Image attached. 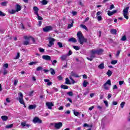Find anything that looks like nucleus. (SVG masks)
<instances>
[{"instance_id": "47", "label": "nucleus", "mask_w": 130, "mask_h": 130, "mask_svg": "<svg viewBox=\"0 0 130 130\" xmlns=\"http://www.w3.org/2000/svg\"><path fill=\"white\" fill-rule=\"evenodd\" d=\"M97 20H98V21H101V20H102V17L101 16H99L97 17Z\"/></svg>"}, {"instance_id": "35", "label": "nucleus", "mask_w": 130, "mask_h": 130, "mask_svg": "<svg viewBox=\"0 0 130 130\" xmlns=\"http://www.w3.org/2000/svg\"><path fill=\"white\" fill-rule=\"evenodd\" d=\"M13 124H11L10 125H7L6 126V128H11L13 127Z\"/></svg>"}, {"instance_id": "7", "label": "nucleus", "mask_w": 130, "mask_h": 130, "mask_svg": "<svg viewBox=\"0 0 130 130\" xmlns=\"http://www.w3.org/2000/svg\"><path fill=\"white\" fill-rule=\"evenodd\" d=\"M53 27L51 26H47L43 28V32H50V31H52Z\"/></svg>"}, {"instance_id": "23", "label": "nucleus", "mask_w": 130, "mask_h": 130, "mask_svg": "<svg viewBox=\"0 0 130 130\" xmlns=\"http://www.w3.org/2000/svg\"><path fill=\"white\" fill-rule=\"evenodd\" d=\"M110 32L111 34L115 35L116 34V32H117V31L115 29H111Z\"/></svg>"}, {"instance_id": "4", "label": "nucleus", "mask_w": 130, "mask_h": 130, "mask_svg": "<svg viewBox=\"0 0 130 130\" xmlns=\"http://www.w3.org/2000/svg\"><path fill=\"white\" fill-rule=\"evenodd\" d=\"M128 10H129V7H127L123 10V16L126 20H128Z\"/></svg>"}, {"instance_id": "2", "label": "nucleus", "mask_w": 130, "mask_h": 130, "mask_svg": "<svg viewBox=\"0 0 130 130\" xmlns=\"http://www.w3.org/2000/svg\"><path fill=\"white\" fill-rule=\"evenodd\" d=\"M77 36L78 42H79V43H80V44H81V45H83V44H84V42H87V39L84 37V36L83 35V34L81 31H79L77 33Z\"/></svg>"}, {"instance_id": "22", "label": "nucleus", "mask_w": 130, "mask_h": 130, "mask_svg": "<svg viewBox=\"0 0 130 130\" xmlns=\"http://www.w3.org/2000/svg\"><path fill=\"white\" fill-rule=\"evenodd\" d=\"M65 84H66V85H71V82L68 78H66Z\"/></svg>"}, {"instance_id": "33", "label": "nucleus", "mask_w": 130, "mask_h": 130, "mask_svg": "<svg viewBox=\"0 0 130 130\" xmlns=\"http://www.w3.org/2000/svg\"><path fill=\"white\" fill-rule=\"evenodd\" d=\"M51 61L52 62V66H55V63H57V61H56V60H54L53 61L51 60Z\"/></svg>"}, {"instance_id": "51", "label": "nucleus", "mask_w": 130, "mask_h": 130, "mask_svg": "<svg viewBox=\"0 0 130 130\" xmlns=\"http://www.w3.org/2000/svg\"><path fill=\"white\" fill-rule=\"evenodd\" d=\"M23 93L22 92H19V99L23 98Z\"/></svg>"}, {"instance_id": "60", "label": "nucleus", "mask_w": 130, "mask_h": 130, "mask_svg": "<svg viewBox=\"0 0 130 130\" xmlns=\"http://www.w3.org/2000/svg\"><path fill=\"white\" fill-rule=\"evenodd\" d=\"M21 26L22 29H23V30H24V29H25V26H24V24H23L22 23H21Z\"/></svg>"}, {"instance_id": "12", "label": "nucleus", "mask_w": 130, "mask_h": 130, "mask_svg": "<svg viewBox=\"0 0 130 130\" xmlns=\"http://www.w3.org/2000/svg\"><path fill=\"white\" fill-rule=\"evenodd\" d=\"M42 58L45 60H51V57L49 55H43Z\"/></svg>"}, {"instance_id": "18", "label": "nucleus", "mask_w": 130, "mask_h": 130, "mask_svg": "<svg viewBox=\"0 0 130 130\" xmlns=\"http://www.w3.org/2000/svg\"><path fill=\"white\" fill-rule=\"evenodd\" d=\"M23 45H29L30 44V40L25 41L22 43Z\"/></svg>"}, {"instance_id": "26", "label": "nucleus", "mask_w": 130, "mask_h": 130, "mask_svg": "<svg viewBox=\"0 0 130 130\" xmlns=\"http://www.w3.org/2000/svg\"><path fill=\"white\" fill-rule=\"evenodd\" d=\"M61 89H69V86L66 85H61Z\"/></svg>"}, {"instance_id": "30", "label": "nucleus", "mask_w": 130, "mask_h": 130, "mask_svg": "<svg viewBox=\"0 0 130 130\" xmlns=\"http://www.w3.org/2000/svg\"><path fill=\"white\" fill-rule=\"evenodd\" d=\"M80 26L81 28H83V29H85V30H88V28H87V26L84 24H81Z\"/></svg>"}, {"instance_id": "20", "label": "nucleus", "mask_w": 130, "mask_h": 130, "mask_svg": "<svg viewBox=\"0 0 130 130\" xmlns=\"http://www.w3.org/2000/svg\"><path fill=\"white\" fill-rule=\"evenodd\" d=\"M89 85V82H88L87 81L85 80L83 83V86L84 88H86L87 87V85Z\"/></svg>"}, {"instance_id": "27", "label": "nucleus", "mask_w": 130, "mask_h": 130, "mask_svg": "<svg viewBox=\"0 0 130 130\" xmlns=\"http://www.w3.org/2000/svg\"><path fill=\"white\" fill-rule=\"evenodd\" d=\"M50 71L51 72V75H54L55 74V71H54V69L50 68Z\"/></svg>"}, {"instance_id": "15", "label": "nucleus", "mask_w": 130, "mask_h": 130, "mask_svg": "<svg viewBox=\"0 0 130 130\" xmlns=\"http://www.w3.org/2000/svg\"><path fill=\"white\" fill-rule=\"evenodd\" d=\"M70 22H71V23L68 24V29H70L72 28V27L74 26V21H73V20H70Z\"/></svg>"}, {"instance_id": "8", "label": "nucleus", "mask_w": 130, "mask_h": 130, "mask_svg": "<svg viewBox=\"0 0 130 130\" xmlns=\"http://www.w3.org/2000/svg\"><path fill=\"white\" fill-rule=\"evenodd\" d=\"M48 40L49 41V44H48V46L49 47H51L52 45H54L55 40L53 38H48Z\"/></svg>"}, {"instance_id": "11", "label": "nucleus", "mask_w": 130, "mask_h": 130, "mask_svg": "<svg viewBox=\"0 0 130 130\" xmlns=\"http://www.w3.org/2000/svg\"><path fill=\"white\" fill-rule=\"evenodd\" d=\"M61 126H62V122H59L58 123H55L54 127L57 129H59V128L61 127Z\"/></svg>"}, {"instance_id": "38", "label": "nucleus", "mask_w": 130, "mask_h": 130, "mask_svg": "<svg viewBox=\"0 0 130 130\" xmlns=\"http://www.w3.org/2000/svg\"><path fill=\"white\" fill-rule=\"evenodd\" d=\"M73 48L75 49V50H79L80 49V47L77 46H73Z\"/></svg>"}, {"instance_id": "56", "label": "nucleus", "mask_w": 130, "mask_h": 130, "mask_svg": "<svg viewBox=\"0 0 130 130\" xmlns=\"http://www.w3.org/2000/svg\"><path fill=\"white\" fill-rule=\"evenodd\" d=\"M19 57H20V53H17V54L16 57V59H18Z\"/></svg>"}, {"instance_id": "3", "label": "nucleus", "mask_w": 130, "mask_h": 130, "mask_svg": "<svg viewBox=\"0 0 130 130\" xmlns=\"http://www.w3.org/2000/svg\"><path fill=\"white\" fill-rule=\"evenodd\" d=\"M110 86H111V80H110V79H109L105 84H104L103 87L104 88V89H105V90L109 91Z\"/></svg>"}, {"instance_id": "9", "label": "nucleus", "mask_w": 130, "mask_h": 130, "mask_svg": "<svg viewBox=\"0 0 130 130\" xmlns=\"http://www.w3.org/2000/svg\"><path fill=\"white\" fill-rule=\"evenodd\" d=\"M34 123H42V120H41L38 117H36L33 119Z\"/></svg>"}, {"instance_id": "61", "label": "nucleus", "mask_w": 130, "mask_h": 130, "mask_svg": "<svg viewBox=\"0 0 130 130\" xmlns=\"http://www.w3.org/2000/svg\"><path fill=\"white\" fill-rule=\"evenodd\" d=\"M120 53V51H117V53L116 54V56H118V55H119V54Z\"/></svg>"}, {"instance_id": "40", "label": "nucleus", "mask_w": 130, "mask_h": 130, "mask_svg": "<svg viewBox=\"0 0 130 130\" xmlns=\"http://www.w3.org/2000/svg\"><path fill=\"white\" fill-rule=\"evenodd\" d=\"M37 62H30L28 63L29 66H33V64H36Z\"/></svg>"}, {"instance_id": "16", "label": "nucleus", "mask_w": 130, "mask_h": 130, "mask_svg": "<svg viewBox=\"0 0 130 130\" xmlns=\"http://www.w3.org/2000/svg\"><path fill=\"white\" fill-rule=\"evenodd\" d=\"M36 105H29L28 107L29 110H32V109H35L36 108Z\"/></svg>"}, {"instance_id": "41", "label": "nucleus", "mask_w": 130, "mask_h": 130, "mask_svg": "<svg viewBox=\"0 0 130 130\" xmlns=\"http://www.w3.org/2000/svg\"><path fill=\"white\" fill-rule=\"evenodd\" d=\"M43 70V68H42V67H38V68H37L36 71H41V70Z\"/></svg>"}, {"instance_id": "46", "label": "nucleus", "mask_w": 130, "mask_h": 130, "mask_svg": "<svg viewBox=\"0 0 130 130\" xmlns=\"http://www.w3.org/2000/svg\"><path fill=\"white\" fill-rule=\"evenodd\" d=\"M57 79H58V80H59V81H61V80H62V76H58V77H57Z\"/></svg>"}, {"instance_id": "6", "label": "nucleus", "mask_w": 130, "mask_h": 130, "mask_svg": "<svg viewBox=\"0 0 130 130\" xmlns=\"http://www.w3.org/2000/svg\"><path fill=\"white\" fill-rule=\"evenodd\" d=\"M33 9L34 11H35V14L37 15L38 17V19L42 21V20H43V18L41 17V16H40L39 14H38V11H39V9H38V7L36 6L34 7Z\"/></svg>"}, {"instance_id": "39", "label": "nucleus", "mask_w": 130, "mask_h": 130, "mask_svg": "<svg viewBox=\"0 0 130 130\" xmlns=\"http://www.w3.org/2000/svg\"><path fill=\"white\" fill-rule=\"evenodd\" d=\"M125 104V103L124 102H122V103L120 104L121 108H123V107H124Z\"/></svg>"}, {"instance_id": "55", "label": "nucleus", "mask_w": 130, "mask_h": 130, "mask_svg": "<svg viewBox=\"0 0 130 130\" xmlns=\"http://www.w3.org/2000/svg\"><path fill=\"white\" fill-rule=\"evenodd\" d=\"M67 100H68V101H69V102H70V103H73V101L72 100V99L68 98H67Z\"/></svg>"}, {"instance_id": "57", "label": "nucleus", "mask_w": 130, "mask_h": 130, "mask_svg": "<svg viewBox=\"0 0 130 130\" xmlns=\"http://www.w3.org/2000/svg\"><path fill=\"white\" fill-rule=\"evenodd\" d=\"M53 90L54 91V92H57L58 91V89L55 87H53Z\"/></svg>"}, {"instance_id": "54", "label": "nucleus", "mask_w": 130, "mask_h": 130, "mask_svg": "<svg viewBox=\"0 0 130 130\" xmlns=\"http://www.w3.org/2000/svg\"><path fill=\"white\" fill-rule=\"evenodd\" d=\"M7 74H8V71H7V70L5 69L4 71L3 72V75H7Z\"/></svg>"}, {"instance_id": "25", "label": "nucleus", "mask_w": 130, "mask_h": 130, "mask_svg": "<svg viewBox=\"0 0 130 130\" xmlns=\"http://www.w3.org/2000/svg\"><path fill=\"white\" fill-rule=\"evenodd\" d=\"M67 95H68V96H74V92H73V91H69L68 92H67Z\"/></svg>"}, {"instance_id": "49", "label": "nucleus", "mask_w": 130, "mask_h": 130, "mask_svg": "<svg viewBox=\"0 0 130 130\" xmlns=\"http://www.w3.org/2000/svg\"><path fill=\"white\" fill-rule=\"evenodd\" d=\"M3 67H4V68H6V69H8V68H9V64L5 63L4 64Z\"/></svg>"}, {"instance_id": "21", "label": "nucleus", "mask_w": 130, "mask_h": 130, "mask_svg": "<svg viewBox=\"0 0 130 130\" xmlns=\"http://www.w3.org/2000/svg\"><path fill=\"white\" fill-rule=\"evenodd\" d=\"M98 68H99V69H100V70H103V69H104V63H101L98 66Z\"/></svg>"}, {"instance_id": "31", "label": "nucleus", "mask_w": 130, "mask_h": 130, "mask_svg": "<svg viewBox=\"0 0 130 130\" xmlns=\"http://www.w3.org/2000/svg\"><path fill=\"white\" fill-rule=\"evenodd\" d=\"M7 4H8L7 2H4L1 3V5L3 6L4 7H6V6H7Z\"/></svg>"}, {"instance_id": "48", "label": "nucleus", "mask_w": 130, "mask_h": 130, "mask_svg": "<svg viewBox=\"0 0 130 130\" xmlns=\"http://www.w3.org/2000/svg\"><path fill=\"white\" fill-rule=\"evenodd\" d=\"M104 103L105 104L106 107H108V102L107 101H104Z\"/></svg>"}, {"instance_id": "59", "label": "nucleus", "mask_w": 130, "mask_h": 130, "mask_svg": "<svg viewBox=\"0 0 130 130\" xmlns=\"http://www.w3.org/2000/svg\"><path fill=\"white\" fill-rule=\"evenodd\" d=\"M123 83H124V82L123 81H120L119 82V84L120 86H121V85H122V84H123Z\"/></svg>"}, {"instance_id": "36", "label": "nucleus", "mask_w": 130, "mask_h": 130, "mask_svg": "<svg viewBox=\"0 0 130 130\" xmlns=\"http://www.w3.org/2000/svg\"><path fill=\"white\" fill-rule=\"evenodd\" d=\"M16 12H17V10H12L9 11V13L10 14H15Z\"/></svg>"}, {"instance_id": "24", "label": "nucleus", "mask_w": 130, "mask_h": 130, "mask_svg": "<svg viewBox=\"0 0 130 130\" xmlns=\"http://www.w3.org/2000/svg\"><path fill=\"white\" fill-rule=\"evenodd\" d=\"M73 113L74 114V115H75V116H78L79 114H80V113H79V112H77L76 111V110H73Z\"/></svg>"}, {"instance_id": "58", "label": "nucleus", "mask_w": 130, "mask_h": 130, "mask_svg": "<svg viewBox=\"0 0 130 130\" xmlns=\"http://www.w3.org/2000/svg\"><path fill=\"white\" fill-rule=\"evenodd\" d=\"M40 52H44V49L43 48H40L39 49Z\"/></svg>"}, {"instance_id": "63", "label": "nucleus", "mask_w": 130, "mask_h": 130, "mask_svg": "<svg viewBox=\"0 0 130 130\" xmlns=\"http://www.w3.org/2000/svg\"><path fill=\"white\" fill-rule=\"evenodd\" d=\"M112 105H117V102H115V101H113L112 102Z\"/></svg>"}, {"instance_id": "14", "label": "nucleus", "mask_w": 130, "mask_h": 130, "mask_svg": "<svg viewBox=\"0 0 130 130\" xmlns=\"http://www.w3.org/2000/svg\"><path fill=\"white\" fill-rule=\"evenodd\" d=\"M1 118L3 121H7V120L9 119V117H8V116L4 115V116H2Z\"/></svg>"}, {"instance_id": "29", "label": "nucleus", "mask_w": 130, "mask_h": 130, "mask_svg": "<svg viewBox=\"0 0 130 130\" xmlns=\"http://www.w3.org/2000/svg\"><path fill=\"white\" fill-rule=\"evenodd\" d=\"M107 75H108V77H110L111 75H112V72H111L110 70H108L107 72Z\"/></svg>"}, {"instance_id": "17", "label": "nucleus", "mask_w": 130, "mask_h": 130, "mask_svg": "<svg viewBox=\"0 0 130 130\" xmlns=\"http://www.w3.org/2000/svg\"><path fill=\"white\" fill-rule=\"evenodd\" d=\"M22 10V7L19 4L16 5V12H20Z\"/></svg>"}, {"instance_id": "52", "label": "nucleus", "mask_w": 130, "mask_h": 130, "mask_svg": "<svg viewBox=\"0 0 130 130\" xmlns=\"http://www.w3.org/2000/svg\"><path fill=\"white\" fill-rule=\"evenodd\" d=\"M114 9V5L113 4H112L111 6H110V7L109 8V10H112Z\"/></svg>"}, {"instance_id": "64", "label": "nucleus", "mask_w": 130, "mask_h": 130, "mask_svg": "<svg viewBox=\"0 0 130 130\" xmlns=\"http://www.w3.org/2000/svg\"><path fill=\"white\" fill-rule=\"evenodd\" d=\"M113 90H116L117 89V86H116V85H114L113 86Z\"/></svg>"}, {"instance_id": "28", "label": "nucleus", "mask_w": 130, "mask_h": 130, "mask_svg": "<svg viewBox=\"0 0 130 130\" xmlns=\"http://www.w3.org/2000/svg\"><path fill=\"white\" fill-rule=\"evenodd\" d=\"M19 103H20V104H25V102H24V99H19Z\"/></svg>"}, {"instance_id": "37", "label": "nucleus", "mask_w": 130, "mask_h": 130, "mask_svg": "<svg viewBox=\"0 0 130 130\" xmlns=\"http://www.w3.org/2000/svg\"><path fill=\"white\" fill-rule=\"evenodd\" d=\"M108 16H112V15H114L113 12L112 11H108Z\"/></svg>"}, {"instance_id": "10", "label": "nucleus", "mask_w": 130, "mask_h": 130, "mask_svg": "<svg viewBox=\"0 0 130 130\" xmlns=\"http://www.w3.org/2000/svg\"><path fill=\"white\" fill-rule=\"evenodd\" d=\"M46 105L48 109H52V107L54 106V104L52 102H48L46 103Z\"/></svg>"}, {"instance_id": "53", "label": "nucleus", "mask_w": 130, "mask_h": 130, "mask_svg": "<svg viewBox=\"0 0 130 130\" xmlns=\"http://www.w3.org/2000/svg\"><path fill=\"white\" fill-rule=\"evenodd\" d=\"M14 86H17V85L18 84V80H15L14 81Z\"/></svg>"}, {"instance_id": "45", "label": "nucleus", "mask_w": 130, "mask_h": 130, "mask_svg": "<svg viewBox=\"0 0 130 130\" xmlns=\"http://www.w3.org/2000/svg\"><path fill=\"white\" fill-rule=\"evenodd\" d=\"M73 54V52L71 50H70L68 54H67V56H70V55H72Z\"/></svg>"}, {"instance_id": "34", "label": "nucleus", "mask_w": 130, "mask_h": 130, "mask_svg": "<svg viewBox=\"0 0 130 130\" xmlns=\"http://www.w3.org/2000/svg\"><path fill=\"white\" fill-rule=\"evenodd\" d=\"M125 40H126V36H123L121 38V41H125Z\"/></svg>"}, {"instance_id": "42", "label": "nucleus", "mask_w": 130, "mask_h": 130, "mask_svg": "<svg viewBox=\"0 0 130 130\" xmlns=\"http://www.w3.org/2000/svg\"><path fill=\"white\" fill-rule=\"evenodd\" d=\"M57 45H58V46H59V47H60V48H61V47H62V44L60 42H58Z\"/></svg>"}, {"instance_id": "1", "label": "nucleus", "mask_w": 130, "mask_h": 130, "mask_svg": "<svg viewBox=\"0 0 130 130\" xmlns=\"http://www.w3.org/2000/svg\"><path fill=\"white\" fill-rule=\"evenodd\" d=\"M103 51H104V50L102 49H100L99 50L92 49L90 50L89 52L90 53V57H86V58L87 59H88V60H90V61H92V60H93V59L96 57V56L95 55V54H98V55L102 54V53H103Z\"/></svg>"}, {"instance_id": "13", "label": "nucleus", "mask_w": 130, "mask_h": 130, "mask_svg": "<svg viewBox=\"0 0 130 130\" xmlns=\"http://www.w3.org/2000/svg\"><path fill=\"white\" fill-rule=\"evenodd\" d=\"M68 41L69 42H73V43H76V42H77V39L75 38H71L69 39Z\"/></svg>"}, {"instance_id": "32", "label": "nucleus", "mask_w": 130, "mask_h": 130, "mask_svg": "<svg viewBox=\"0 0 130 130\" xmlns=\"http://www.w3.org/2000/svg\"><path fill=\"white\" fill-rule=\"evenodd\" d=\"M111 64H116L117 63V60H114L111 61Z\"/></svg>"}, {"instance_id": "5", "label": "nucleus", "mask_w": 130, "mask_h": 130, "mask_svg": "<svg viewBox=\"0 0 130 130\" xmlns=\"http://www.w3.org/2000/svg\"><path fill=\"white\" fill-rule=\"evenodd\" d=\"M72 77H75L76 78H80V76L77 75L75 72H74L73 71L71 72V76L69 77V78L72 81V84H74L75 83H76V81H75V80H74V79H73V78Z\"/></svg>"}, {"instance_id": "50", "label": "nucleus", "mask_w": 130, "mask_h": 130, "mask_svg": "<svg viewBox=\"0 0 130 130\" xmlns=\"http://www.w3.org/2000/svg\"><path fill=\"white\" fill-rule=\"evenodd\" d=\"M26 122H21V125L22 126H26Z\"/></svg>"}, {"instance_id": "19", "label": "nucleus", "mask_w": 130, "mask_h": 130, "mask_svg": "<svg viewBox=\"0 0 130 130\" xmlns=\"http://www.w3.org/2000/svg\"><path fill=\"white\" fill-rule=\"evenodd\" d=\"M67 57H68L67 55H62L60 57L61 60H66V59H67Z\"/></svg>"}, {"instance_id": "43", "label": "nucleus", "mask_w": 130, "mask_h": 130, "mask_svg": "<svg viewBox=\"0 0 130 130\" xmlns=\"http://www.w3.org/2000/svg\"><path fill=\"white\" fill-rule=\"evenodd\" d=\"M0 16H1L2 17L3 16H6V14H5L4 12H3L2 11H0Z\"/></svg>"}, {"instance_id": "62", "label": "nucleus", "mask_w": 130, "mask_h": 130, "mask_svg": "<svg viewBox=\"0 0 130 130\" xmlns=\"http://www.w3.org/2000/svg\"><path fill=\"white\" fill-rule=\"evenodd\" d=\"M70 113H71V111H70V110H68L65 112L66 114H70Z\"/></svg>"}, {"instance_id": "44", "label": "nucleus", "mask_w": 130, "mask_h": 130, "mask_svg": "<svg viewBox=\"0 0 130 130\" xmlns=\"http://www.w3.org/2000/svg\"><path fill=\"white\" fill-rule=\"evenodd\" d=\"M42 4L44 5H47V1H46V0H43Z\"/></svg>"}]
</instances>
